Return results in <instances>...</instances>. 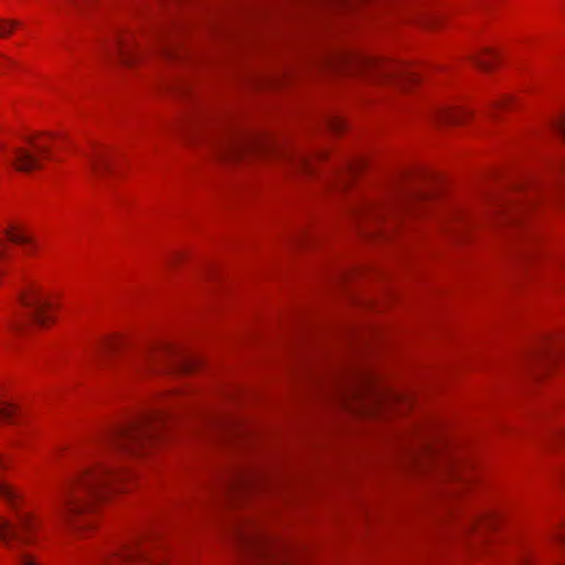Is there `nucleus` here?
Masks as SVG:
<instances>
[{
    "label": "nucleus",
    "mask_w": 565,
    "mask_h": 565,
    "mask_svg": "<svg viewBox=\"0 0 565 565\" xmlns=\"http://www.w3.org/2000/svg\"><path fill=\"white\" fill-rule=\"evenodd\" d=\"M117 478V471L100 462L74 473L58 490L54 504L57 520L76 525L77 519H85L106 498Z\"/></svg>",
    "instance_id": "1"
},
{
    "label": "nucleus",
    "mask_w": 565,
    "mask_h": 565,
    "mask_svg": "<svg viewBox=\"0 0 565 565\" xmlns=\"http://www.w3.org/2000/svg\"><path fill=\"white\" fill-rule=\"evenodd\" d=\"M0 499L17 512V523L0 516V542L19 565H42L32 552L33 534L41 526L40 520L32 513L19 511L21 497L10 483L0 481Z\"/></svg>",
    "instance_id": "2"
},
{
    "label": "nucleus",
    "mask_w": 565,
    "mask_h": 565,
    "mask_svg": "<svg viewBox=\"0 0 565 565\" xmlns=\"http://www.w3.org/2000/svg\"><path fill=\"white\" fill-rule=\"evenodd\" d=\"M168 420L166 406H152L115 427L109 433L108 444L118 452L141 456L160 441Z\"/></svg>",
    "instance_id": "3"
},
{
    "label": "nucleus",
    "mask_w": 565,
    "mask_h": 565,
    "mask_svg": "<svg viewBox=\"0 0 565 565\" xmlns=\"http://www.w3.org/2000/svg\"><path fill=\"white\" fill-rule=\"evenodd\" d=\"M250 149H264L266 151L267 149L268 151L273 150L278 156L291 162L298 169H310V158L305 153L288 149H280L274 146L271 148V146H267L254 137H226L220 140L216 146L217 156L222 160L235 159Z\"/></svg>",
    "instance_id": "4"
},
{
    "label": "nucleus",
    "mask_w": 565,
    "mask_h": 565,
    "mask_svg": "<svg viewBox=\"0 0 565 565\" xmlns=\"http://www.w3.org/2000/svg\"><path fill=\"white\" fill-rule=\"evenodd\" d=\"M19 301L26 310L24 318H17L10 322V328L14 331H22L28 323H34L45 327L51 321L49 309L51 302L36 288L30 287L19 294Z\"/></svg>",
    "instance_id": "5"
},
{
    "label": "nucleus",
    "mask_w": 565,
    "mask_h": 565,
    "mask_svg": "<svg viewBox=\"0 0 565 565\" xmlns=\"http://www.w3.org/2000/svg\"><path fill=\"white\" fill-rule=\"evenodd\" d=\"M108 57H118L121 64L130 66L145 54L140 39L131 31H118L105 47Z\"/></svg>",
    "instance_id": "6"
},
{
    "label": "nucleus",
    "mask_w": 565,
    "mask_h": 565,
    "mask_svg": "<svg viewBox=\"0 0 565 565\" xmlns=\"http://www.w3.org/2000/svg\"><path fill=\"white\" fill-rule=\"evenodd\" d=\"M50 147L43 141L30 140L28 147H18L12 151L11 163L21 172H31L42 167V159L50 158Z\"/></svg>",
    "instance_id": "7"
},
{
    "label": "nucleus",
    "mask_w": 565,
    "mask_h": 565,
    "mask_svg": "<svg viewBox=\"0 0 565 565\" xmlns=\"http://www.w3.org/2000/svg\"><path fill=\"white\" fill-rule=\"evenodd\" d=\"M344 61L352 62L356 64L360 68L365 70H375L380 73L381 76L386 78H392L401 82H416L418 79V75L405 67H388L384 65L382 62L377 61L374 57L365 56V55H351V56H344Z\"/></svg>",
    "instance_id": "8"
},
{
    "label": "nucleus",
    "mask_w": 565,
    "mask_h": 565,
    "mask_svg": "<svg viewBox=\"0 0 565 565\" xmlns=\"http://www.w3.org/2000/svg\"><path fill=\"white\" fill-rule=\"evenodd\" d=\"M106 565H160L154 564L148 550L140 542L126 546L120 553L111 556Z\"/></svg>",
    "instance_id": "9"
},
{
    "label": "nucleus",
    "mask_w": 565,
    "mask_h": 565,
    "mask_svg": "<svg viewBox=\"0 0 565 565\" xmlns=\"http://www.w3.org/2000/svg\"><path fill=\"white\" fill-rule=\"evenodd\" d=\"M417 198H418L417 193H415L413 191H408V190H403L397 195V198L391 203H387V204H373V203L371 204L370 203V204H365L362 207V210L365 213H372V214H376L377 216H381L386 212H390V213L396 212L397 210L406 207L408 204H411Z\"/></svg>",
    "instance_id": "10"
},
{
    "label": "nucleus",
    "mask_w": 565,
    "mask_h": 565,
    "mask_svg": "<svg viewBox=\"0 0 565 565\" xmlns=\"http://www.w3.org/2000/svg\"><path fill=\"white\" fill-rule=\"evenodd\" d=\"M151 50L166 57L174 58L177 56L175 47L170 40V31L168 29H158L152 34L147 36Z\"/></svg>",
    "instance_id": "11"
},
{
    "label": "nucleus",
    "mask_w": 565,
    "mask_h": 565,
    "mask_svg": "<svg viewBox=\"0 0 565 565\" xmlns=\"http://www.w3.org/2000/svg\"><path fill=\"white\" fill-rule=\"evenodd\" d=\"M463 116V113L454 110L448 107H439L434 113L435 120L446 124H459L461 122V118Z\"/></svg>",
    "instance_id": "12"
},
{
    "label": "nucleus",
    "mask_w": 565,
    "mask_h": 565,
    "mask_svg": "<svg viewBox=\"0 0 565 565\" xmlns=\"http://www.w3.org/2000/svg\"><path fill=\"white\" fill-rule=\"evenodd\" d=\"M88 166L93 174L100 177L104 171L110 170V163L102 153L95 152L86 154Z\"/></svg>",
    "instance_id": "13"
},
{
    "label": "nucleus",
    "mask_w": 565,
    "mask_h": 565,
    "mask_svg": "<svg viewBox=\"0 0 565 565\" xmlns=\"http://www.w3.org/2000/svg\"><path fill=\"white\" fill-rule=\"evenodd\" d=\"M6 235L12 243L25 246V252L29 254L35 249V243L33 239L23 233L15 232L14 228L6 230Z\"/></svg>",
    "instance_id": "14"
},
{
    "label": "nucleus",
    "mask_w": 565,
    "mask_h": 565,
    "mask_svg": "<svg viewBox=\"0 0 565 565\" xmlns=\"http://www.w3.org/2000/svg\"><path fill=\"white\" fill-rule=\"evenodd\" d=\"M196 362L188 356H178L170 364L169 369L173 372L188 373L195 367Z\"/></svg>",
    "instance_id": "15"
},
{
    "label": "nucleus",
    "mask_w": 565,
    "mask_h": 565,
    "mask_svg": "<svg viewBox=\"0 0 565 565\" xmlns=\"http://www.w3.org/2000/svg\"><path fill=\"white\" fill-rule=\"evenodd\" d=\"M252 482L253 480L247 477H239L238 479L231 481L230 483L226 484L225 492L230 494L235 491L244 490L245 488L252 486Z\"/></svg>",
    "instance_id": "16"
},
{
    "label": "nucleus",
    "mask_w": 565,
    "mask_h": 565,
    "mask_svg": "<svg viewBox=\"0 0 565 565\" xmlns=\"http://www.w3.org/2000/svg\"><path fill=\"white\" fill-rule=\"evenodd\" d=\"M116 342L111 340H105L102 343H99L96 348L95 352V359L97 363H102V359L105 354L110 352L113 349H115Z\"/></svg>",
    "instance_id": "17"
},
{
    "label": "nucleus",
    "mask_w": 565,
    "mask_h": 565,
    "mask_svg": "<svg viewBox=\"0 0 565 565\" xmlns=\"http://www.w3.org/2000/svg\"><path fill=\"white\" fill-rule=\"evenodd\" d=\"M14 411H15L14 404L7 403L3 405H0V418L10 420L11 417L13 416Z\"/></svg>",
    "instance_id": "18"
},
{
    "label": "nucleus",
    "mask_w": 565,
    "mask_h": 565,
    "mask_svg": "<svg viewBox=\"0 0 565 565\" xmlns=\"http://www.w3.org/2000/svg\"><path fill=\"white\" fill-rule=\"evenodd\" d=\"M552 128L565 139V114L552 122Z\"/></svg>",
    "instance_id": "19"
},
{
    "label": "nucleus",
    "mask_w": 565,
    "mask_h": 565,
    "mask_svg": "<svg viewBox=\"0 0 565 565\" xmlns=\"http://www.w3.org/2000/svg\"><path fill=\"white\" fill-rule=\"evenodd\" d=\"M15 21H0V36L9 35L15 28Z\"/></svg>",
    "instance_id": "20"
},
{
    "label": "nucleus",
    "mask_w": 565,
    "mask_h": 565,
    "mask_svg": "<svg viewBox=\"0 0 565 565\" xmlns=\"http://www.w3.org/2000/svg\"><path fill=\"white\" fill-rule=\"evenodd\" d=\"M158 359L157 356V353L154 352H148L146 353L142 358H141V361L138 363V365H136V367H148L152 364L153 361H156Z\"/></svg>",
    "instance_id": "21"
},
{
    "label": "nucleus",
    "mask_w": 565,
    "mask_h": 565,
    "mask_svg": "<svg viewBox=\"0 0 565 565\" xmlns=\"http://www.w3.org/2000/svg\"><path fill=\"white\" fill-rule=\"evenodd\" d=\"M473 63L481 70L488 71L491 68V62L481 57V56H472Z\"/></svg>",
    "instance_id": "22"
},
{
    "label": "nucleus",
    "mask_w": 565,
    "mask_h": 565,
    "mask_svg": "<svg viewBox=\"0 0 565 565\" xmlns=\"http://www.w3.org/2000/svg\"><path fill=\"white\" fill-rule=\"evenodd\" d=\"M329 125H330V128H331L332 130H334V131H340V130H342V129H343V127H344V122H343V120H342V119H340V118H332V119L330 120Z\"/></svg>",
    "instance_id": "23"
},
{
    "label": "nucleus",
    "mask_w": 565,
    "mask_h": 565,
    "mask_svg": "<svg viewBox=\"0 0 565 565\" xmlns=\"http://www.w3.org/2000/svg\"><path fill=\"white\" fill-rule=\"evenodd\" d=\"M361 164H362L361 162H350V163H348V170L353 173L354 171L360 169Z\"/></svg>",
    "instance_id": "24"
},
{
    "label": "nucleus",
    "mask_w": 565,
    "mask_h": 565,
    "mask_svg": "<svg viewBox=\"0 0 565 565\" xmlns=\"http://www.w3.org/2000/svg\"><path fill=\"white\" fill-rule=\"evenodd\" d=\"M556 540H558L559 542L565 541V530L557 532Z\"/></svg>",
    "instance_id": "25"
},
{
    "label": "nucleus",
    "mask_w": 565,
    "mask_h": 565,
    "mask_svg": "<svg viewBox=\"0 0 565 565\" xmlns=\"http://www.w3.org/2000/svg\"><path fill=\"white\" fill-rule=\"evenodd\" d=\"M507 221H509V222H515V221H516V214H515V213H513V214H509V215L507 216Z\"/></svg>",
    "instance_id": "26"
},
{
    "label": "nucleus",
    "mask_w": 565,
    "mask_h": 565,
    "mask_svg": "<svg viewBox=\"0 0 565 565\" xmlns=\"http://www.w3.org/2000/svg\"><path fill=\"white\" fill-rule=\"evenodd\" d=\"M7 466L6 460L2 455H0V469L4 468Z\"/></svg>",
    "instance_id": "27"
},
{
    "label": "nucleus",
    "mask_w": 565,
    "mask_h": 565,
    "mask_svg": "<svg viewBox=\"0 0 565 565\" xmlns=\"http://www.w3.org/2000/svg\"><path fill=\"white\" fill-rule=\"evenodd\" d=\"M507 103H508V100H507V99L499 100V102L497 103V107H501V106L505 105Z\"/></svg>",
    "instance_id": "28"
},
{
    "label": "nucleus",
    "mask_w": 565,
    "mask_h": 565,
    "mask_svg": "<svg viewBox=\"0 0 565 565\" xmlns=\"http://www.w3.org/2000/svg\"><path fill=\"white\" fill-rule=\"evenodd\" d=\"M559 170L562 171V173H564V174H565V162H562V163L559 164Z\"/></svg>",
    "instance_id": "29"
},
{
    "label": "nucleus",
    "mask_w": 565,
    "mask_h": 565,
    "mask_svg": "<svg viewBox=\"0 0 565 565\" xmlns=\"http://www.w3.org/2000/svg\"><path fill=\"white\" fill-rule=\"evenodd\" d=\"M484 53H486V54H488V55L494 56V55H493V53H491V52H490V51H488V50H487Z\"/></svg>",
    "instance_id": "30"
},
{
    "label": "nucleus",
    "mask_w": 565,
    "mask_h": 565,
    "mask_svg": "<svg viewBox=\"0 0 565 565\" xmlns=\"http://www.w3.org/2000/svg\"><path fill=\"white\" fill-rule=\"evenodd\" d=\"M0 148H3V146L0 143Z\"/></svg>",
    "instance_id": "31"
}]
</instances>
